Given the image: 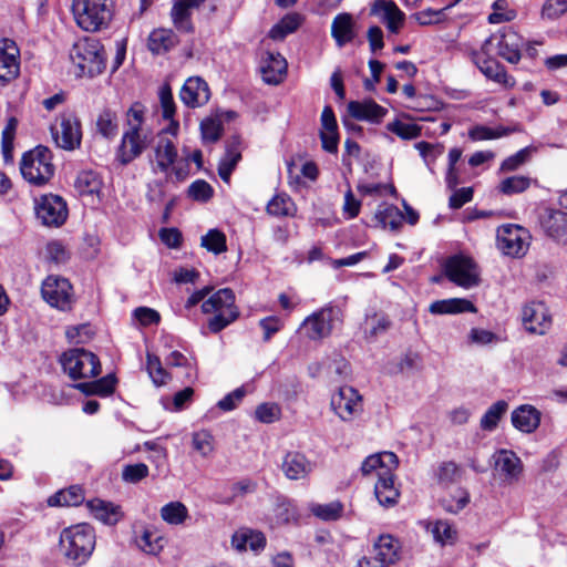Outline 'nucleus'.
<instances>
[{
  "label": "nucleus",
  "mask_w": 567,
  "mask_h": 567,
  "mask_svg": "<svg viewBox=\"0 0 567 567\" xmlns=\"http://www.w3.org/2000/svg\"><path fill=\"white\" fill-rule=\"evenodd\" d=\"M567 12V0H547L542 9V17L556 20Z\"/></svg>",
  "instance_id": "obj_62"
},
{
  "label": "nucleus",
  "mask_w": 567,
  "mask_h": 567,
  "mask_svg": "<svg viewBox=\"0 0 567 567\" xmlns=\"http://www.w3.org/2000/svg\"><path fill=\"white\" fill-rule=\"evenodd\" d=\"M96 126L104 137H114L118 127L116 113L109 109L102 111L97 117Z\"/></svg>",
  "instance_id": "obj_50"
},
{
  "label": "nucleus",
  "mask_w": 567,
  "mask_h": 567,
  "mask_svg": "<svg viewBox=\"0 0 567 567\" xmlns=\"http://www.w3.org/2000/svg\"><path fill=\"white\" fill-rule=\"evenodd\" d=\"M202 311L214 316L208 320V329L218 333L236 321L239 310L235 305V293L230 288H223L209 296L202 305Z\"/></svg>",
  "instance_id": "obj_4"
},
{
  "label": "nucleus",
  "mask_w": 567,
  "mask_h": 567,
  "mask_svg": "<svg viewBox=\"0 0 567 567\" xmlns=\"http://www.w3.org/2000/svg\"><path fill=\"white\" fill-rule=\"evenodd\" d=\"M470 502V494L464 488H458L455 495L444 497L441 501L443 508L452 514L461 512Z\"/></svg>",
  "instance_id": "obj_54"
},
{
  "label": "nucleus",
  "mask_w": 567,
  "mask_h": 567,
  "mask_svg": "<svg viewBox=\"0 0 567 567\" xmlns=\"http://www.w3.org/2000/svg\"><path fill=\"white\" fill-rule=\"evenodd\" d=\"M267 213L275 217L293 216L296 213V205L285 193L275 195L267 204Z\"/></svg>",
  "instance_id": "obj_41"
},
{
  "label": "nucleus",
  "mask_w": 567,
  "mask_h": 567,
  "mask_svg": "<svg viewBox=\"0 0 567 567\" xmlns=\"http://www.w3.org/2000/svg\"><path fill=\"white\" fill-rule=\"evenodd\" d=\"M84 501V492L78 486L73 485L66 489L56 492L48 499L50 506H78Z\"/></svg>",
  "instance_id": "obj_39"
},
{
  "label": "nucleus",
  "mask_w": 567,
  "mask_h": 567,
  "mask_svg": "<svg viewBox=\"0 0 567 567\" xmlns=\"http://www.w3.org/2000/svg\"><path fill=\"white\" fill-rule=\"evenodd\" d=\"M375 219L383 228L396 230L401 227L403 215L400 209L393 205L380 206L375 213Z\"/></svg>",
  "instance_id": "obj_44"
},
{
  "label": "nucleus",
  "mask_w": 567,
  "mask_h": 567,
  "mask_svg": "<svg viewBox=\"0 0 567 567\" xmlns=\"http://www.w3.org/2000/svg\"><path fill=\"white\" fill-rule=\"evenodd\" d=\"M179 97L188 107H199L206 104L210 97L208 84L198 76L189 78L181 89Z\"/></svg>",
  "instance_id": "obj_23"
},
{
  "label": "nucleus",
  "mask_w": 567,
  "mask_h": 567,
  "mask_svg": "<svg viewBox=\"0 0 567 567\" xmlns=\"http://www.w3.org/2000/svg\"><path fill=\"white\" fill-rule=\"evenodd\" d=\"M341 311L336 306H324L318 311H315L308 316L302 324L301 329L310 340H321L329 337L333 330L334 323L339 322Z\"/></svg>",
  "instance_id": "obj_9"
},
{
  "label": "nucleus",
  "mask_w": 567,
  "mask_h": 567,
  "mask_svg": "<svg viewBox=\"0 0 567 567\" xmlns=\"http://www.w3.org/2000/svg\"><path fill=\"white\" fill-rule=\"evenodd\" d=\"M204 2L205 0H175L171 10L174 27L181 32H194L192 17Z\"/></svg>",
  "instance_id": "obj_22"
},
{
  "label": "nucleus",
  "mask_w": 567,
  "mask_h": 567,
  "mask_svg": "<svg viewBox=\"0 0 567 567\" xmlns=\"http://www.w3.org/2000/svg\"><path fill=\"white\" fill-rule=\"evenodd\" d=\"M493 12L488 16V22L493 24L513 21L517 13L514 9L508 8L506 0L494 1Z\"/></svg>",
  "instance_id": "obj_53"
},
{
  "label": "nucleus",
  "mask_w": 567,
  "mask_h": 567,
  "mask_svg": "<svg viewBox=\"0 0 567 567\" xmlns=\"http://www.w3.org/2000/svg\"><path fill=\"white\" fill-rule=\"evenodd\" d=\"M152 140L151 131L144 127V106L136 102L126 112V128L117 148V161L122 165L130 164L143 154Z\"/></svg>",
  "instance_id": "obj_1"
},
{
  "label": "nucleus",
  "mask_w": 567,
  "mask_h": 567,
  "mask_svg": "<svg viewBox=\"0 0 567 567\" xmlns=\"http://www.w3.org/2000/svg\"><path fill=\"white\" fill-rule=\"evenodd\" d=\"M159 102H161L163 118L171 121L167 132H169L173 135H176L179 124L177 121L174 120L176 106H175V103L173 100V94H172L171 87L168 85H164L161 87Z\"/></svg>",
  "instance_id": "obj_40"
},
{
  "label": "nucleus",
  "mask_w": 567,
  "mask_h": 567,
  "mask_svg": "<svg viewBox=\"0 0 567 567\" xmlns=\"http://www.w3.org/2000/svg\"><path fill=\"white\" fill-rule=\"evenodd\" d=\"M399 465V458L393 452H382L368 456L361 465V473L363 476H368L375 473L378 480L381 476H388Z\"/></svg>",
  "instance_id": "obj_24"
},
{
  "label": "nucleus",
  "mask_w": 567,
  "mask_h": 567,
  "mask_svg": "<svg viewBox=\"0 0 567 567\" xmlns=\"http://www.w3.org/2000/svg\"><path fill=\"white\" fill-rule=\"evenodd\" d=\"M262 79L268 84H279L287 73V61L280 53L267 52L261 65Z\"/></svg>",
  "instance_id": "obj_30"
},
{
  "label": "nucleus",
  "mask_w": 567,
  "mask_h": 567,
  "mask_svg": "<svg viewBox=\"0 0 567 567\" xmlns=\"http://www.w3.org/2000/svg\"><path fill=\"white\" fill-rule=\"evenodd\" d=\"M161 517L171 525H181L188 517V509L182 502H171L161 508Z\"/></svg>",
  "instance_id": "obj_46"
},
{
  "label": "nucleus",
  "mask_w": 567,
  "mask_h": 567,
  "mask_svg": "<svg viewBox=\"0 0 567 567\" xmlns=\"http://www.w3.org/2000/svg\"><path fill=\"white\" fill-rule=\"evenodd\" d=\"M150 468L144 463L127 464L122 470V478L126 483L136 484L148 476Z\"/></svg>",
  "instance_id": "obj_59"
},
{
  "label": "nucleus",
  "mask_w": 567,
  "mask_h": 567,
  "mask_svg": "<svg viewBox=\"0 0 567 567\" xmlns=\"http://www.w3.org/2000/svg\"><path fill=\"white\" fill-rule=\"evenodd\" d=\"M473 61L487 79L508 87L515 84V80L507 75L505 68L489 54H484L482 50L473 53Z\"/></svg>",
  "instance_id": "obj_21"
},
{
  "label": "nucleus",
  "mask_w": 567,
  "mask_h": 567,
  "mask_svg": "<svg viewBox=\"0 0 567 567\" xmlns=\"http://www.w3.org/2000/svg\"><path fill=\"white\" fill-rule=\"evenodd\" d=\"M74 187L81 196H92L99 194L102 187L100 175L93 171H83L79 173Z\"/></svg>",
  "instance_id": "obj_38"
},
{
  "label": "nucleus",
  "mask_w": 567,
  "mask_h": 567,
  "mask_svg": "<svg viewBox=\"0 0 567 567\" xmlns=\"http://www.w3.org/2000/svg\"><path fill=\"white\" fill-rule=\"evenodd\" d=\"M35 214L43 225L59 227L68 218L66 203L58 195H44L35 206Z\"/></svg>",
  "instance_id": "obj_15"
},
{
  "label": "nucleus",
  "mask_w": 567,
  "mask_h": 567,
  "mask_svg": "<svg viewBox=\"0 0 567 567\" xmlns=\"http://www.w3.org/2000/svg\"><path fill=\"white\" fill-rule=\"evenodd\" d=\"M446 8H442L439 10L427 8L425 10L419 11L411 16L420 25H431L440 23L445 18Z\"/></svg>",
  "instance_id": "obj_60"
},
{
  "label": "nucleus",
  "mask_w": 567,
  "mask_h": 567,
  "mask_svg": "<svg viewBox=\"0 0 567 567\" xmlns=\"http://www.w3.org/2000/svg\"><path fill=\"white\" fill-rule=\"evenodd\" d=\"M415 148L419 151L420 155L423 157L427 165L433 163L443 153L444 150L442 145H434L424 141L416 143Z\"/></svg>",
  "instance_id": "obj_64"
},
{
  "label": "nucleus",
  "mask_w": 567,
  "mask_h": 567,
  "mask_svg": "<svg viewBox=\"0 0 567 567\" xmlns=\"http://www.w3.org/2000/svg\"><path fill=\"white\" fill-rule=\"evenodd\" d=\"M115 378L112 374L90 382H80L74 385L85 395L107 396L115 390Z\"/></svg>",
  "instance_id": "obj_37"
},
{
  "label": "nucleus",
  "mask_w": 567,
  "mask_h": 567,
  "mask_svg": "<svg viewBox=\"0 0 567 567\" xmlns=\"http://www.w3.org/2000/svg\"><path fill=\"white\" fill-rule=\"evenodd\" d=\"M51 159V151L42 145L27 152L22 156L20 164L23 178L37 186L47 184L54 174V166Z\"/></svg>",
  "instance_id": "obj_6"
},
{
  "label": "nucleus",
  "mask_w": 567,
  "mask_h": 567,
  "mask_svg": "<svg viewBox=\"0 0 567 567\" xmlns=\"http://www.w3.org/2000/svg\"><path fill=\"white\" fill-rule=\"evenodd\" d=\"M187 195L193 200L206 203L213 197L214 189L205 179H196L188 186Z\"/></svg>",
  "instance_id": "obj_56"
},
{
  "label": "nucleus",
  "mask_w": 567,
  "mask_h": 567,
  "mask_svg": "<svg viewBox=\"0 0 567 567\" xmlns=\"http://www.w3.org/2000/svg\"><path fill=\"white\" fill-rule=\"evenodd\" d=\"M429 311L432 315H456L463 312H476L474 303L464 298H450L433 301Z\"/></svg>",
  "instance_id": "obj_32"
},
{
  "label": "nucleus",
  "mask_w": 567,
  "mask_h": 567,
  "mask_svg": "<svg viewBox=\"0 0 567 567\" xmlns=\"http://www.w3.org/2000/svg\"><path fill=\"white\" fill-rule=\"evenodd\" d=\"M43 299L54 308L69 310L73 302L72 286L68 279L49 276L41 287Z\"/></svg>",
  "instance_id": "obj_13"
},
{
  "label": "nucleus",
  "mask_w": 567,
  "mask_h": 567,
  "mask_svg": "<svg viewBox=\"0 0 567 567\" xmlns=\"http://www.w3.org/2000/svg\"><path fill=\"white\" fill-rule=\"evenodd\" d=\"M60 363L72 380L95 378L101 373L99 358L91 351L83 348H74L65 351Z\"/></svg>",
  "instance_id": "obj_7"
},
{
  "label": "nucleus",
  "mask_w": 567,
  "mask_h": 567,
  "mask_svg": "<svg viewBox=\"0 0 567 567\" xmlns=\"http://www.w3.org/2000/svg\"><path fill=\"white\" fill-rule=\"evenodd\" d=\"M71 9L76 24L87 32L107 28L113 18L110 0H73Z\"/></svg>",
  "instance_id": "obj_5"
},
{
  "label": "nucleus",
  "mask_w": 567,
  "mask_h": 567,
  "mask_svg": "<svg viewBox=\"0 0 567 567\" xmlns=\"http://www.w3.org/2000/svg\"><path fill=\"white\" fill-rule=\"evenodd\" d=\"M434 539L444 545L455 539L456 532L447 520H437L432 527Z\"/></svg>",
  "instance_id": "obj_61"
},
{
  "label": "nucleus",
  "mask_w": 567,
  "mask_h": 567,
  "mask_svg": "<svg viewBox=\"0 0 567 567\" xmlns=\"http://www.w3.org/2000/svg\"><path fill=\"white\" fill-rule=\"evenodd\" d=\"M374 495L383 506H393L399 498V489L394 486L393 473L388 476H381L374 485Z\"/></svg>",
  "instance_id": "obj_36"
},
{
  "label": "nucleus",
  "mask_w": 567,
  "mask_h": 567,
  "mask_svg": "<svg viewBox=\"0 0 567 567\" xmlns=\"http://www.w3.org/2000/svg\"><path fill=\"white\" fill-rule=\"evenodd\" d=\"M386 130L402 140H414L421 135V127L400 120L386 124Z\"/></svg>",
  "instance_id": "obj_51"
},
{
  "label": "nucleus",
  "mask_w": 567,
  "mask_h": 567,
  "mask_svg": "<svg viewBox=\"0 0 567 567\" xmlns=\"http://www.w3.org/2000/svg\"><path fill=\"white\" fill-rule=\"evenodd\" d=\"M331 409L342 421H351L362 411V398L352 386H341L330 401Z\"/></svg>",
  "instance_id": "obj_14"
},
{
  "label": "nucleus",
  "mask_w": 567,
  "mask_h": 567,
  "mask_svg": "<svg viewBox=\"0 0 567 567\" xmlns=\"http://www.w3.org/2000/svg\"><path fill=\"white\" fill-rule=\"evenodd\" d=\"M177 150L172 140L161 136L155 146V159L158 169L167 173L169 167L175 163Z\"/></svg>",
  "instance_id": "obj_35"
},
{
  "label": "nucleus",
  "mask_w": 567,
  "mask_h": 567,
  "mask_svg": "<svg viewBox=\"0 0 567 567\" xmlns=\"http://www.w3.org/2000/svg\"><path fill=\"white\" fill-rule=\"evenodd\" d=\"M463 470L453 461H445L439 464L435 471V478L437 483L447 487L462 478Z\"/></svg>",
  "instance_id": "obj_42"
},
{
  "label": "nucleus",
  "mask_w": 567,
  "mask_h": 567,
  "mask_svg": "<svg viewBox=\"0 0 567 567\" xmlns=\"http://www.w3.org/2000/svg\"><path fill=\"white\" fill-rule=\"evenodd\" d=\"M231 545L239 551L246 550L247 548L259 551L266 546V537L261 532L243 529L233 535Z\"/></svg>",
  "instance_id": "obj_34"
},
{
  "label": "nucleus",
  "mask_w": 567,
  "mask_h": 567,
  "mask_svg": "<svg viewBox=\"0 0 567 567\" xmlns=\"http://www.w3.org/2000/svg\"><path fill=\"white\" fill-rule=\"evenodd\" d=\"M450 281L463 288H472L478 284L477 266L472 258L455 255L450 257L444 266Z\"/></svg>",
  "instance_id": "obj_11"
},
{
  "label": "nucleus",
  "mask_w": 567,
  "mask_h": 567,
  "mask_svg": "<svg viewBox=\"0 0 567 567\" xmlns=\"http://www.w3.org/2000/svg\"><path fill=\"white\" fill-rule=\"evenodd\" d=\"M540 225L548 237L559 244H567V213L546 209L540 217Z\"/></svg>",
  "instance_id": "obj_25"
},
{
  "label": "nucleus",
  "mask_w": 567,
  "mask_h": 567,
  "mask_svg": "<svg viewBox=\"0 0 567 567\" xmlns=\"http://www.w3.org/2000/svg\"><path fill=\"white\" fill-rule=\"evenodd\" d=\"M529 240V231L522 226L507 224L497 229L498 247L507 256H524L528 250Z\"/></svg>",
  "instance_id": "obj_10"
},
{
  "label": "nucleus",
  "mask_w": 567,
  "mask_h": 567,
  "mask_svg": "<svg viewBox=\"0 0 567 567\" xmlns=\"http://www.w3.org/2000/svg\"><path fill=\"white\" fill-rule=\"evenodd\" d=\"M522 322L528 332L544 334L551 326V318L545 303L529 302L523 307Z\"/></svg>",
  "instance_id": "obj_18"
},
{
  "label": "nucleus",
  "mask_w": 567,
  "mask_h": 567,
  "mask_svg": "<svg viewBox=\"0 0 567 567\" xmlns=\"http://www.w3.org/2000/svg\"><path fill=\"white\" fill-rule=\"evenodd\" d=\"M91 514L105 525H115L123 518V512L120 505L100 498L91 499L86 503Z\"/></svg>",
  "instance_id": "obj_27"
},
{
  "label": "nucleus",
  "mask_w": 567,
  "mask_h": 567,
  "mask_svg": "<svg viewBox=\"0 0 567 567\" xmlns=\"http://www.w3.org/2000/svg\"><path fill=\"white\" fill-rule=\"evenodd\" d=\"M507 409L508 403L504 400H499L492 404L481 419V427L484 431H494Z\"/></svg>",
  "instance_id": "obj_45"
},
{
  "label": "nucleus",
  "mask_w": 567,
  "mask_h": 567,
  "mask_svg": "<svg viewBox=\"0 0 567 567\" xmlns=\"http://www.w3.org/2000/svg\"><path fill=\"white\" fill-rule=\"evenodd\" d=\"M200 245L215 255L227 250L226 236L218 229H209L206 235L202 236Z\"/></svg>",
  "instance_id": "obj_48"
},
{
  "label": "nucleus",
  "mask_w": 567,
  "mask_h": 567,
  "mask_svg": "<svg viewBox=\"0 0 567 567\" xmlns=\"http://www.w3.org/2000/svg\"><path fill=\"white\" fill-rule=\"evenodd\" d=\"M355 22L350 13L337 14L331 23V35L339 48L350 43L355 38Z\"/></svg>",
  "instance_id": "obj_29"
},
{
  "label": "nucleus",
  "mask_w": 567,
  "mask_h": 567,
  "mask_svg": "<svg viewBox=\"0 0 567 567\" xmlns=\"http://www.w3.org/2000/svg\"><path fill=\"white\" fill-rule=\"evenodd\" d=\"M202 138L205 143L217 142L223 132V124L216 118H206L200 123Z\"/></svg>",
  "instance_id": "obj_58"
},
{
  "label": "nucleus",
  "mask_w": 567,
  "mask_h": 567,
  "mask_svg": "<svg viewBox=\"0 0 567 567\" xmlns=\"http://www.w3.org/2000/svg\"><path fill=\"white\" fill-rule=\"evenodd\" d=\"M146 368L155 385L159 386L166 384L167 380L169 379V374L163 368L162 362L157 355L147 353Z\"/></svg>",
  "instance_id": "obj_52"
},
{
  "label": "nucleus",
  "mask_w": 567,
  "mask_h": 567,
  "mask_svg": "<svg viewBox=\"0 0 567 567\" xmlns=\"http://www.w3.org/2000/svg\"><path fill=\"white\" fill-rule=\"evenodd\" d=\"M70 59L78 76L94 78L106 68L104 47L95 38L85 37L76 41L70 51Z\"/></svg>",
  "instance_id": "obj_3"
},
{
  "label": "nucleus",
  "mask_w": 567,
  "mask_h": 567,
  "mask_svg": "<svg viewBox=\"0 0 567 567\" xmlns=\"http://www.w3.org/2000/svg\"><path fill=\"white\" fill-rule=\"evenodd\" d=\"M20 51L13 40H0V86L16 79L20 70Z\"/></svg>",
  "instance_id": "obj_16"
},
{
  "label": "nucleus",
  "mask_w": 567,
  "mask_h": 567,
  "mask_svg": "<svg viewBox=\"0 0 567 567\" xmlns=\"http://www.w3.org/2000/svg\"><path fill=\"white\" fill-rule=\"evenodd\" d=\"M315 468V463L303 453L298 451L287 452L282 458L281 471L290 481H301L309 477Z\"/></svg>",
  "instance_id": "obj_20"
},
{
  "label": "nucleus",
  "mask_w": 567,
  "mask_h": 567,
  "mask_svg": "<svg viewBox=\"0 0 567 567\" xmlns=\"http://www.w3.org/2000/svg\"><path fill=\"white\" fill-rule=\"evenodd\" d=\"M514 427L524 433L534 432L540 423V412L528 404L520 405L512 412Z\"/></svg>",
  "instance_id": "obj_31"
},
{
  "label": "nucleus",
  "mask_w": 567,
  "mask_h": 567,
  "mask_svg": "<svg viewBox=\"0 0 567 567\" xmlns=\"http://www.w3.org/2000/svg\"><path fill=\"white\" fill-rule=\"evenodd\" d=\"M495 471L503 477L507 484H513L519 480L523 472L520 458L509 450L502 449L492 456Z\"/></svg>",
  "instance_id": "obj_19"
},
{
  "label": "nucleus",
  "mask_w": 567,
  "mask_h": 567,
  "mask_svg": "<svg viewBox=\"0 0 567 567\" xmlns=\"http://www.w3.org/2000/svg\"><path fill=\"white\" fill-rule=\"evenodd\" d=\"M370 14L379 17L386 29L398 34L405 21V13L393 0H374L371 4Z\"/></svg>",
  "instance_id": "obj_17"
},
{
  "label": "nucleus",
  "mask_w": 567,
  "mask_h": 567,
  "mask_svg": "<svg viewBox=\"0 0 567 567\" xmlns=\"http://www.w3.org/2000/svg\"><path fill=\"white\" fill-rule=\"evenodd\" d=\"M96 545L94 528L86 524H75L64 528L59 538V551L66 564L81 567L85 565Z\"/></svg>",
  "instance_id": "obj_2"
},
{
  "label": "nucleus",
  "mask_w": 567,
  "mask_h": 567,
  "mask_svg": "<svg viewBox=\"0 0 567 567\" xmlns=\"http://www.w3.org/2000/svg\"><path fill=\"white\" fill-rule=\"evenodd\" d=\"M311 513L326 522L337 520L341 517L343 506L340 502H331L328 504H312L310 506Z\"/></svg>",
  "instance_id": "obj_49"
},
{
  "label": "nucleus",
  "mask_w": 567,
  "mask_h": 567,
  "mask_svg": "<svg viewBox=\"0 0 567 567\" xmlns=\"http://www.w3.org/2000/svg\"><path fill=\"white\" fill-rule=\"evenodd\" d=\"M400 542L389 534L379 536L373 545V556L381 560L386 567H390L400 559Z\"/></svg>",
  "instance_id": "obj_28"
},
{
  "label": "nucleus",
  "mask_w": 567,
  "mask_h": 567,
  "mask_svg": "<svg viewBox=\"0 0 567 567\" xmlns=\"http://www.w3.org/2000/svg\"><path fill=\"white\" fill-rule=\"evenodd\" d=\"M530 185V179L525 176H511L499 184V190L505 195L523 193Z\"/></svg>",
  "instance_id": "obj_57"
},
{
  "label": "nucleus",
  "mask_w": 567,
  "mask_h": 567,
  "mask_svg": "<svg viewBox=\"0 0 567 567\" xmlns=\"http://www.w3.org/2000/svg\"><path fill=\"white\" fill-rule=\"evenodd\" d=\"M513 130L504 126L488 127L484 125H476L468 131V137L472 141H486L495 140L511 134Z\"/></svg>",
  "instance_id": "obj_47"
},
{
  "label": "nucleus",
  "mask_w": 567,
  "mask_h": 567,
  "mask_svg": "<svg viewBox=\"0 0 567 567\" xmlns=\"http://www.w3.org/2000/svg\"><path fill=\"white\" fill-rule=\"evenodd\" d=\"M136 543L144 553L150 555H157L163 549V538L150 530H144Z\"/></svg>",
  "instance_id": "obj_55"
},
{
  "label": "nucleus",
  "mask_w": 567,
  "mask_h": 567,
  "mask_svg": "<svg viewBox=\"0 0 567 567\" xmlns=\"http://www.w3.org/2000/svg\"><path fill=\"white\" fill-rule=\"evenodd\" d=\"M497 48V54L512 64L519 62L523 47V38L511 28H505L496 34L487 38L482 44L484 54H489L493 47Z\"/></svg>",
  "instance_id": "obj_8"
},
{
  "label": "nucleus",
  "mask_w": 567,
  "mask_h": 567,
  "mask_svg": "<svg viewBox=\"0 0 567 567\" xmlns=\"http://www.w3.org/2000/svg\"><path fill=\"white\" fill-rule=\"evenodd\" d=\"M239 159L240 153L229 151L227 155L219 162L218 174L224 182H229L230 175Z\"/></svg>",
  "instance_id": "obj_63"
},
{
  "label": "nucleus",
  "mask_w": 567,
  "mask_h": 567,
  "mask_svg": "<svg viewBox=\"0 0 567 567\" xmlns=\"http://www.w3.org/2000/svg\"><path fill=\"white\" fill-rule=\"evenodd\" d=\"M51 134L56 146L65 151H73L81 144V125L72 113H63L59 123L51 126Z\"/></svg>",
  "instance_id": "obj_12"
},
{
  "label": "nucleus",
  "mask_w": 567,
  "mask_h": 567,
  "mask_svg": "<svg viewBox=\"0 0 567 567\" xmlns=\"http://www.w3.org/2000/svg\"><path fill=\"white\" fill-rule=\"evenodd\" d=\"M192 447L202 457L208 458L215 452V439L207 430H199L192 433Z\"/></svg>",
  "instance_id": "obj_43"
},
{
  "label": "nucleus",
  "mask_w": 567,
  "mask_h": 567,
  "mask_svg": "<svg viewBox=\"0 0 567 567\" xmlns=\"http://www.w3.org/2000/svg\"><path fill=\"white\" fill-rule=\"evenodd\" d=\"M178 43V37L171 29H155L148 35L147 48L153 54H162Z\"/></svg>",
  "instance_id": "obj_33"
},
{
  "label": "nucleus",
  "mask_w": 567,
  "mask_h": 567,
  "mask_svg": "<svg viewBox=\"0 0 567 567\" xmlns=\"http://www.w3.org/2000/svg\"><path fill=\"white\" fill-rule=\"evenodd\" d=\"M348 113L355 120L378 124L386 115L388 110L373 100L350 101L348 103Z\"/></svg>",
  "instance_id": "obj_26"
}]
</instances>
